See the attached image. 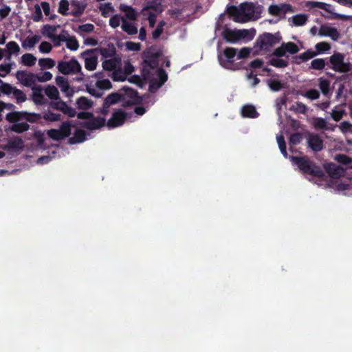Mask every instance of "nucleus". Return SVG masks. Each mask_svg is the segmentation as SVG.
Here are the masks:
<instances>
[{"instance_id": "22", "label": "nucleus", "mask_w": 352, "mask_h": 352, "mask_svg": "<svg viewBox=\"0 0 352 352\" xmlns=\"http://www.w3.org/2000/svg\"><path fill=\"white\" fill-rule=\"evenodd\" d=\"M241 115L244 118H256L258 117L259 113L253 105L246 104L241 109Z\"/></svg>"}, {"instance_id": "40", "label": "nucleus", "mask_w": 352, "mask_h": 352, "mask_svg": "<svg viewBox=\"0 0 352 352\" xmlns=\"http://www.w3.org/2000/svg\"><path fill=\"white\" fill-rule=\"evenodd\" d=\"M319 87L322 94L327 96L330 90V81L322 77L318 78Z\"/></svg>"}, {"instance_id": "16", "label": "nucleus", "mask_w": 352, "mask_h": 352, "mask_svg": "<svg viewBox=\"0 0 352 352\" xmlns=\"http://www.w3.org/2000/svg\"><path fill=\"white\" fill-rule=\"evenodd\" d=\"M308 145L314 152H319L323 148V141L318 134H309Z\"/></svg>"}, {"instance_id": "33", "label": "nucleus", "mask_w": 352, "mask_h": 352, "mask_svg": "<svg viewBox=\"0 0 352 352\" xmlns=\"http://www.w3.org/2000/svg\"><path fill=\"white\" fill-rule=\"evenodd\" d=\"M58 27V26L46 24L43 26L41 32L43 35L47 36L52 40Z\"/></svg>"}, {"instance_id": "42", "label": "nucleus", "mask_w": 352, "mask_h": 352, "mask_svg": "<svg viewBox=\"0 0 352 352\" xmlns=\"http://www.w3.org/2000/svg\"><path fill=\"white\" fill-rule=\"evenodd\" d=\"M36 58L32 54H25L21 57L22 63L28 67H32L35 65Z\"/></svg>"}, {"instance_id": "34", "label": "nucleus", "mask_w": 352, "mask_h": 352, "mask_svg": "<svg viewBox=\"0 0 352 352\" xmlns=\"http://www.w3.org/2000/svg\"><path fill=\"white\" fill-rule=\"evenodd\" d=\"M121 28H122V30L124 32H126L129 35H134L138 33L137 28L134 25L130 23L125 19H122V23Z\"/></svg>"}, {"instance_id": "10", "label": "nucleus", "mask_w": 352, "mask_h": 352, "mask_svg": "<svg viewBox=\"0 0 352 352\" xmlns=\"http://www.w3.org/2000/svg\"><path fill=\"white\" fill-rule=\"evenodd\" d=\"M80 58L85 60V67L87 70L94 71L98 65L97 50L89 49L80 54Z\"/></svg>"}, {"instance_id": "57", "label": "nucleus", "mask_w": 352, "mask_h": 352, "mask_svg": "<svg viewBox=\"0 0 352 352\" xmlns=\"http://www.w3.org/2000/svg\"><path fill=\"white\" fill-rule=\"evenodd\" d=\"M286 53L287 51L285 48L283 43H282L280 47H277L274 50L273 53L272 54V56L278 58H281L283 56H286Z\"/></svg>"}, {"instance_id": "4", "label": "nucleus", "mask_w": 352, "mask_h": 352, "mask_svg": "<svg viewBox=\"0 0 352 352\" xmlns=\"http://www.w3.org/2000/svg\"><path fill=\"white\" fill-rule=\"evenodd\" d=\"M281 40L282 36L280 32L275 34L265 32L258 36L255 46L258 47L261 50L269 52L273 46L279 43Z\"/></svg>"}, {"instance_id": "59", "label": "nucleus", "mask_w": 352, "mask_h": 352, "mask_svg": "<svg viewBox=\"0 0 352 352\" xmlns=\"http://www.w3.org/2000/svg\"><path fill=\"white\" fill-rule=\"evenodd\" d=\"M126 78V74L121 70H115L112 74L113 81H124Z\"/></svg>"}, {"instance_id": "61", "label": "nucleus", "mask_w": 352, "mask_h": 352, "mask_svg": "<svg viewBox=\"0 0 352 352\" xmlns=\"http://www.w3.org/2000/svg\"><path fill=\"white\" fill-rule=\"evenodd\" d=\"M303 96L310 100H316L319 98L320 94L319 91L316 89H311L308 91H307Z\"/></svg>"}, {"instance_id": "58", "label": "nucleus", "mask_w": 352, "mask_h": 352, "mask_svg": "<svg viewBox=\"0 0 352 352\" xmlns=\"http://www.w3.org/2000/svg\"><path fill=\"white\" fill-rule=\"evenodd\" d=\"M61 112L69 118H74L76 115V109L67 105L66 102Z\"/></svg>"}, {"instance_id": "60", "label": "nucleus", "mask_w": 352, "mask_h": 352, "mask_svg": "<svg viewBox=\"0 0 352 352\" xmlns=\"http://www.w3.org/2000/svg\"><path fill=\"white\" fill-rule=\"evenodd\" d=\"M345 114V111L344 109L336 110L333 109L331 113L332 119L336 122H339Z\"/></svg>"}, {"instance_id": "2", "label": "nucleus", "mask_w": 352, "mask_h": 352, "mask_svg": "<svg viewBox=\"0 0 352 352\" xmlns=\"http://www.w3.org/2000/svg\"><path fill=\"white\" fill-rule=\"evenodd\" d=\"M292 158L293 162L298 166L303 173L318 178H322L324 176V173L322 168L317 166L307 157L293 156Z\"/></svg>"}, {"instance_id": "43", "label": "nucleus", "mask_w": 352, "mask_h": 352, "mask_svg": "<svg viewBox=\"0 0 352 352\" xmlns=\"http://www.w3.org/2000/svg\"><path fill=\"white\" fill-rule=\"evenodd\" d=\"M289 110L297 113L305 114L308 111V107L301 102H296L289 108Z\"/></svg>"}, {"instance_id": "37", "label": "nucleus", "mask_w": 352, "mask_h": 352, "mask_svg": "<svg viewBox=\"0 0 352 352\" xmlns=\"http://www.w3.org/2000/svg\"><path fill=\"white\" fill-rule=\"evenodd\" d=\"M72 126V124L70 121L64 122L60 126L59 130L60 131V133L62 134L64 139L69 137L71 135Z\"/></svg>"}, {"instance_id": "47", "label": "nucleus", "mask_w": 352, "mask_h": 352, "mask_svg": "<svg viewBox=\"0 0 352 352\" xmlns=\"http://www.w3.org/2000/svg\"><path fill=\"white\" fill-rule=\"evenodd\" d=\"M276 139H277V143L278 144V147L280 148L281 153L283 154V155L285 157H287V152L286 150V143H285V138H284L283 135L281 134V135L277 136Z\"/></svg>"}, {"instance_id": "13", "label": "nucleus", "mask_w": 352, "mask_h": 352, "mask_svg": "<svg viewBox=\"0 0 352 352\" xmlns=\"http://www.w3.org/2000/svg\"><path fill=\"white\" fill-rule=\"evenodd\" d=\"M236 55V50L234 47H228L224 49L222 54L218 55V60L222 67L229 68L233 63Z\"/></svg>"}, {"instance_id": "23", "label": "nucleus", "mask_w": 352, "mask_h": 352, "mask_svg": "<svg viewBox=\"0 0 352 352\" xmlns=\"http://www.w3.org/2000/svg\"><path fill=\"white\" fill-rule=\"evenodd\" d=\"M86 140V133L84 130L76 129L74 132V136L69 139V143L75 144L77 143L83 142Z\"/></svg>"}, {"instance_id": "44", "label": "nucleus", "mask_w": 352, "mask_h": 352, "mask_svg": "<svg viewBox=\"0 0 352 352\" xmlns=\"http://www.w3.org/2000/svg\"><path fill=\"white\" fill-rule=\"evenodd\" d=\"M17 104L24 102L27 100L26 94L21 89L15 87L12 93Z\"/></svg>"}, {"instance_id": "62", "label": "nucleus", "mask_w": 352, "mask_h": 352, "mask_svg": "<svg viewBox=\"0 0 352 352\" xmlns=\"http://www.w3.org/2000/svg\"><path fill=\"white\" fill-rule=\"evenodd\" d=\"M302 134L300 133H294L290 135L289 144L294 146L298 144L302 140Z\"/></svg>"}, {"instance_id": "11", "label": "nucleus", "mask_w": 352, "mask_h": 352, "mask_svg": "<svg viewBox=\"0 0 352 352\" xmlns=\"http://www.w3.org/2000/svg\"><path fill=\"white\" fill-rule=\"evenodd\" d=\"M249 30H231V29H226L223 30L222 33V36L224 39H226L228 42L234 43L239 41L241 39L245 38L248 36Z\"/></svg>"}, {"instance_id": "1", "label": "nucleus", "mask_w": 352, "mask_h": 352, "mask_svg": "<svg viewBox=\"0 0 352 352\" xmlns=\"http://www.w3.org/2000/svg\"><path fill=\"white\" fill-rule=\"evenodd\" d=\"M228 14L236 23H246L252 19L255 13V6L252 2L242 3L239 7L230 6L226 10Z\"/></svg>"}, {"instance_id": "29", "label": "nucleus", "mask_w": 352, "mask_h": 352, "mask_svg": "<svg viewBox=\"0 0 352 352\" xmlns=\"http://www.w3.org/2000/svg\"><path fill=\"white\" fill-rule=\"evenodd\" d=\"M76 104L79 109L87 110L92 107L93 102L87 98L81 96L77 99Z\"/></svg>"}, {"instance_id": "46", "label": "nucleus", "mask_w": 352, "mask_h": 352, "mask_svg": "<svg viewBox=\"0 0 352 352\" xmlns=\"http://www.w3.org/2000/svg\"><path fill=\"white\" fill-rule=\"evenodd\" d=\"M66 46L68 49L76 51L79 47V43L78 40L76 38L75 36H69L68 37L67 41H66Z\"/></svg>"}, {"instance_id": "56", "label": "nucleus", "mask_w": 352, "mask_h": 352, "mask_svg": "<svg viewBox=\"0 0 352 352\" xmlns=\"http://www.w3.org/2000/svg\"><path fill=\"white\" fill-rule=\"evenodd\" d=\"M96 85L100 90L109 89L111 88V82L109 79L98 80L96 83Z\"/></svg>"}, {"instance_id": "49", "label": "nucleus", "mask_w": 352, "mask_h": 352, "mask_svg": "<svg viewBox=\"0 0 352 352\" xmlns=\"http://www.w3.org/2000/svg\"><path fill=\"white\" fill-rule=\"evenodd\" d=\"M38 65L43 68L51 69L54 67L55 62L50 58H40Z\"/></svg>"}, {"instance_id": "52", "label": "nucleus", "mask_w": 352, "mask_h": 352, "mask_svg": "<svg viewBox=\"0 0 352 352\" xmlns=\"http://www.w3.org/2000/svg\"><path fill=\"white\" fill-rule=\"evenodd\" d=\"M43 118L47 121L55 122L60 120L61 115L49 111L43 115Z\"/></svg>"}, {"instance_id": "7", "label": "nucleus", "mask_w": 352, "mask_h": 352, "mask_svg": "<svg viewBox=\"0 0 352 352\" xmlns=\"http://www.w3.org/2000/svg\"><path fill=\"white\" fill-rule=\"evenodd\" d=\"M122 107H126L131 105L139 104L142 102V98L138 95V92L129 87H123L121 89Z\"/></svg>"}, {"instance_id": "14", "label": "nucleus", "mask_w": 352, "mask_h": 352, "mask_svg": "<svg viewBox=\"0 0 352 352\" xmlns=\"http://www.w3.org/2000/svg\"><path fill=\"white\" fill-rule=\"evenodd\" d=\"M106 124V120L100 116L93 117L89 120L84 122H79L78 123L81 127L87 129L90 131L96 130L104 126Z\"/></svg>"}, {"instance_id": "38", "label": "nucleus", "mask_w": 352, "mask_h": 352, "mask_svg": "<svg viewBox=\"0 0 352 352\" xmlns=\"http://www.w3.org/2000/svg\"><path fill=\"white\" fill-rule=\"evenodd\" d=\"M331 45L325 41L318 43L315 45L316 52L318 55L324 54L331 50Z\"/></svg>"}, {"instance_id": "55", "label": "nucleus", "mask_w": 352, "mask_h": 352, "mask_svg": "<svg viewBox=\"0 0 352 352\" xmlns=\"http://www.w3.org/2000/svg\"><path fill=\"white\" fill-rule=\"evenodd\" d=\"M32 19L34 22H38L43 19L41 8L38 4H36L34 6V12L32 14Z\"/></svg>"}, {"instance_id": "30", "label": "nucleus", "mask_w": 352, "mask_h": 352, "mask_svg": "<svg viewBox=\"0 0 352 352\" xmlns=\"http://www.w3.org/2000/svg\"><path fill=\"white\" fill-rule=\"evenodd\" d=\"M120 9L121 11L125 13V16L127 19L130 20H135L137 17L136 12L131 6L121 4L120 6Z\"/></svg>"}, {"instance_id": "53", "label": "nucleus", "mask_w": 352, "mask_h": 352, "mask_svg": "<svg viewBox=\"0 0 352 352\" xmlns=\"http://www.w3.org/2000/svg\"><path fill=\"white\" fill-rule=\"evenodd\" d=\"M287 52L291 54H295L298 52L299 47L293 42L283 43Z\"/></svg>"}, {"instance_id": "25", "label": "nucleus", "mask_w": 352, "mask_h": 352, "mask_svg": "<svg viewBox=\"0 0 352 352\" xmlns=\"http://www.w3.org/2000/svg\"><path fill=\"white\" fill-rule=\"evenodd\" d=\"M306 6H307V7H308L311 9L318 8L324 10L327 12H329V13L331 12V6L330 4H328V3H326L324 2L311 1H307L306 3Z\"/></svg>"}, {"instance_id": "35", "label": "nucleus", "mask_w": 352, "mask_h": 352, "mask_svg": "<svg viewBox=\"0 0 352 352\" xmlns=\"http://www.w3.org/2000/svg\"><path fill=\"white\" fill-rule=\"evenodd\" d=\"M45 93L52 100H57L59 98L58 90L54 85H47L45 89Z\"/></svg>"}, {"instance_id": "27", "label": "nucleus", "mask_w": 352, "mask_h": 352, "mask_svg": "<svg viewBox=\"0 0 352 352\" xmlns=\"http://www.w3.org/2000/svg\"><path fill=\"white\" fill-rule=\"evenodd\" d=\"M120 61V59L118 58L105 60L102 62V67L106 71H113L117 67Z\"/></svg>"}, {"instance_id": "36", "label": "nucleus", "mask_w": 352, "mask_h": 352, "mask_svg": "<svg viewBox=\"0 0 352 352\" xmlns=\"http://www.w3.org/2000/svg\"><path fill=\"white\" fill-rule=\"evenodd\" d=\"M267 83L272 91H278L283 88V84L278 79H269L267 80Z\"/></svg>"}, {"instance_id": "39", "label": "nucleus", "mask_w": 352, "mask_h": 352, "mask_svg": "<svg viewBox=\"0 0 352 352\" xmlns=\"http://www.w3.org/2000/svg\"><path fill=\"white\" fill-rule=\"evenodd\" d=\"M41 39L38 35H34L33 36H28L25 41L22 43V46L24 48L33 47L36 43H37Z\"/></svg>"}, {"instance_id": "32", "label": "nucleus", "mask_w": 352, "mask_h": 352, "mask_svg": "<svg viewBox=\"0 0 352 352\" xmlns=\"http://www.w3.org/2000/svg\"><path fill=\"white\" fill-rule=\"evenodd\" d=\"M268 64L276 68H284L289 65V62L280 58L272 57L268 61Z\"/></svg>"}, {"instance_id": "48", "label": "nucleus", "mask_w": 352, "mask_h": 352, "mask_svg": "<svg viewBox=\"0 0 352 352\" xmlns=\"http://www.w3.org/2000/svg\"><path fill=\"white\" fill-rule=\"evenodd\" d=\"M47 134L53 140L60 141L64 139L59 129H50L47 131Z\"/></svg>"}, {"instance_id": "50", "label": "nucleus", "mask_w": 352, "mask_h": 352, "mask_svg": "<svg viewBox=\"0 0 352 352\" xmlns=\"http://www.w3.org/2000/svg\"><path fill=\"white\" fill-rule=\"evenodd\" d=\"M69 8V3L67 0H60L59 2V6L58 12L62 15L66 16L68 14L67 11Z\"/></svg>"}, {"instance_id": "3", "label": "nucleus", "mask_w": 352, "mask_h": 352, "mask_svg": "<svg viewBox=\"0 0 352 352\" xmlns=\"http://www.w3.org/2000/svg\"><path fill=\"white\" fill-rule=\"evenodd\" d=\"M327 67L336 72L347 73L351 70L349 62H345V56L340 52H334L331 56L327 57Z\"/></svg>"}, {"instance_id": "51", "label": "nucleus", "mask_w": 352, "mask_h": 352, "mask_svg": "<svg viewBox=\"0 0 352 352\" xmlns=\"http://www.w3.org/2000/svg\"><path fill=\"white\" fill-rule=\"evenodd\" d=\"M335 160L340 164L348 165L352 163V158L345 154H338Z\"/></svg>"}, {"instance_id": "31", "label": "nucleus", "mask_w": 352, "mask_h": 352, "mask_svg": "<svg viewBox=\"0 0 352 352\" xmlns=\"http://www.w3.org/2000/svg\"><path fill=\"white\" fill-rule=\"evenodd\" d=\"M13 124L10 126V130L17 133H21L27 131L30 129V125L26 122H12Z\"/></svg>"}, {"instance_id": "8", "label": "nucleus", "mask_w": 352, "mask_h": 352, "mask_svg": "<svg viewBox=\"0 0 352 352\" xmlns=\"http://www.w3.org/2000/svg\"><path fill=\"white\" fill-rule=\"evenodd\" d=\"M294 12V7L289 3L272 4L268 8V13L274 16H278V20L285 19L288 13Z\"/></svg>"}, {"instance_id": "9", "label": "nucleus", "mask_w": 352, "mask_h": 352, "mask_svg": "<svg viewBox=\"0 0 352 352\" xmlns=\"http://www.w3.org/2000/svg\"><path fill=\"white\" fill-rule=\"evenodd\" d=\"M19 82L26 87H36L37 74L25 70H18L15 74Z\"/></svg>"}, {"instance_id": "26", "label": "nucleus", "mask_w": 352, "mask_h": 352, "mask_svg": "<svg viewBox=\"0 0 352 352\" xmlns=\"http://www.w3.org/2000/svg\"><path fill=\"white\" fill-rule=\"evenodd\" d=\"M7 146L12 150L21 149L23 147V141L20 137L15 136L8 140Z\"/></svg>"}, {"instance_id": "24", "label": "nucleus", "mask_w": 352, "mask_h": 352, "mask_svg": "<svg viewBox=\"0 0 352 352\" xmlns=\"http://www.w3.org/2000/svg\"><path fill=\"white\" fill-rule=\"evenodd\" d=\"M288 21L292 22V25L302 26L308 21V16L306 14H298L289 18Z\"/></svg>"}, {"instance_id": "64", "label": "nucleus", "mask_w": 352, "mask_h": 352, "mask_svg": "<svg viewBox=\"0 0 352 352\" xmlns=\"http://www.w3.org/2000/svg\"><path fill=\"white\" fill-rule=\"evenodd\" d=\"M38 49L41 53L47 54L51 52L52 46L49 42L43 41L40 44Z\"/></svg>"}, {"instance_id": "19", "label": "nucleus", "mask_w": 352, "mask_h": 352, "mask_svg": "<svg viewBox=\"0 0 352 352\" xmlns=\"http://www.w3.org/2000/svg\"><path fill=\"white\" fill-rule=\"evenodd\" d=\"M158 59L156 54H151L147 56L143 61V71L148 70L149 69H155L158 65Z\"/></svg>"}, {"instance_id": "17", "label": "nucleus", "mask_w": 352, "mask_h": 352, "mask_svg": "<svg viewBox=\"0 0 352 352\" xmlns=\"http://www.w3.org/2000/svg\"><path fill=\"white\" fill-rule=\"evenodd\" d=\"M324 168L329 176L333 178H338L341 177L343 175L344 172V169L341 166H337L333 163L327 164Z\"/></svg>"}, {"instance_id": "12", "label": "nucleus", "mask_w": 352, "mask_h": 352, "mask_svg": "<svg viewBox=\"0 0 352 352\" xmlns=\"http://www.w3.org/2000/svg\"><path fill=\"white\" fill-rule=\"evenodd\" d=\"M129 113L118 109L113 111L111 117L108 120L107 126L109 129H113L122 126L128 117Z\"/></svg>"}, {"instance_id": "63", "label": "nucleus", "mask_w": 352, "mask_h": 352, "mask_svg": "<svg viewBox=\"0 0 352 352\" xmlns=\"http://www.w3.org/2000/svg\"><path fill=\"white\" fill-rule=\"evenodd\" d=\"M52 78V74L50 72H45L41 75L37 74L36 82H44L50 80Z\"/></svg>"}, {"instance_id": "6", "label": "nucleus", "mask_w": 352, "mask_h": 352, "mask_svg": "<svg viewBox=\"0 0 352 352\" xmlns=\"http://www.w3.org/2000/svg\"><path fill=\"white\" fill-rule=\"evenodd\" d=\"M42 118L40 113H30L28 111H12L8 113L6 119L9 122H16L21 120H26L27 122L34 123L38 122Z\"/></svg>"}, {"instance_id": "20", "label": "nucleus", "mask_w": 352, "mask_h": 352, "mask_svg": "<svg viewBox=\"0 0 352 352\" xmlns=\"http://www.w3.org/2000/svg\"><path fill=\"white\" fill-rule=\"evenodd\" d=\"M122 97L123 96L120 92H115L109 94L104 100V107L109 108L110 106L115 104L118 102H122Z\"/></svg>"}, {"instance_id": "54", "label": "nucleus", "mask_w": 352, "mask_h": 352, "mask_svg": "<svg viewBox=\"0 0 352 352\" xmlns=\"http://www.w3.org/2000/svg\"><path fill=\"white\" fill-rule=\"evenodd\" d=\"M0 91L2 94L6 95H10L13 93L15 87H12L10 84L7 82H2L0 83Z\"/></svg>"}, {"instance_id": "45", "label": "nucleus", "mask_w": 352, "mask_h": 352, "mask_svg": "<svg viewBox=\"0 0 352 352\" xmlns=\"http://www.w3.org/2000/svg\"><path fill=\"white\" fill-rule=\"evenodd\" d=\"M313 126L316 130H324L327 126V122L322 118H316L314 119Z\"/></svg>"}, {"instance_id": "18", "label": "nucleus", "mask_w": 352, "mask_h": 352, "mask_svg": "<svg viewBox=\"0 0 352 352\" xmlns=\"http://www.w3.org/2000/svg\"><path fill=\"white\" fill-rule=\"evenodd\" d=\"M72 11L70 14L74 17H80L84 12L86 4L78 0H72L70 3Z\"/></svg>"}, {"instance_id": "21", "label": "nucleus", "mask_w": 352, "mask_h": 352, "mask_svg": "<svg viewBox=\"0 0 352 352\" xmlns=\"http://www.w3.org/2000/svg\"><path fill=\"white\" fill-rule=\"evenodd\" d=\"M97 50V54L100 53L104 58L113 57L116 53V49L112 43L108 44L107 47L94 48Z\"/></svg>"}, {"instance_id": "41", "label": "nucleus", "mask_w": 352, "mask_h": 352, "mask_svg": "<svg viewBox=\"0 0 352 352\" xmlns=\"http://www.w3.org/2000/svg\"><path fill=\"white\" fill-rule=\"evenodd\" d=\"M6 47L9 54V56L6 58L8 60H10L12 54H18L20 51V47L15 41L8 42L6 45Z\"/></svg>"}, {"instance_id": "28", "label": "nucleus", "mask_w": 352, "mask_h": 352, "mask_svg": "<svg viewBox=\"0 0 352 352\" xmlns=\"http://www.w3.org/2000/svg\"><path fill=\"white\" fill-rule=\"evenodd\" d=\"M310 67L311 69H316V70H322L324 69H327V58H316L314 59L311 62V66Z\"/></svg>"}, {"instance_id": "15", "label": "nucleus", "mask_w": 352, "mask_h": 352, "mask_svg": "<svg viewBox=\"0 0 352 352\" xmlns=\"http://www.w3.org/2000/svg\"><path fill=\"white\" fill-rule=\"evenodd\" d=\"M31 99L36 105H43L45 104L46 100L43 94V87L41 85H36L32 87Z\"/></svg>"}, {"instance_id": "5", "label": "nucleus", "mask_w": 352, "mask_h": 352, "mask_svg": "<svg viewBox=\"0 0 352 352\" xmlns=\"http://www.w3.org/2000/svg\"><path fill=\"white\" fill-rule=\"evenodd\" d=\"M57 68L59 72L64 75L80 74V76H84L81 71L80 64L74 57H72L69 61H58Z\"/></svg>"}]
</instances>
